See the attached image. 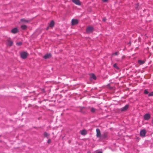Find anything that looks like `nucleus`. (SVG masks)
Wrapping results in <instances>:
<instances>
[{
  "label": "nucleus",
  "instance_id": "nucleus-14",
  "mask_svg": "<svg viewBox=\"0 0 153 153\" xmlns=\"http://www.w3.org/2000/svg\"><path fill=\"white\" fill-rule=\"evenodd\" d=\"M54 22L53 20H52L50 23L49 24V26L51 27H53L54 25Z\"/></svg>",
  "mask_w": 153,
  "mask_h": 153
},
{
  "label": "nucleus",
  "instance_id": "nucleus-21",
  "mask_svg": "<svg viewBox=\"0 0 153 153\" xmlns=\"http://www.w3.org/2000/svg\"><path fill=\"white\" fill-rule=\"evenodd\" d=\"M113 67L117 69L118 70L119 69V68L117 66V63H115L113 65Z\"/></svg>",
  "mask_w": 153,
  "mask_h": 153
},
{
  "label": "nucleus",
  "instance_id": "nucleus-30",
  "mask_svg": "<svg viewBox=\"0 0 153 153\" xmlns=\"http://www.w3.org/2000/svg\"><path fill=\"white\" fill-rule=\"evenodd\" d=\"M106 19L105 18H103V19H102V20L104 21V22H105L106 21Z\"/></svg>",
  "mask_w": 153,
  "mask_h": 153
},
{
  "label": "nucleus",
  "instance_id": "nucleus-3",
  "mask_svg": "<svg viewBox=\"0 0 153 153\" xmlns=\"http://www.w3.org/2000/svg\"><path fill=\"white\" fill-rule=\"evenodd\" d=\"M13 42L10 39H7L6 41V44L7 45L11 46L13 45Z\"/></svg>",
  "mask_w": 153,
  "mask_h": 153
},
{
  "label": "nucleus",
  "instance_id": "nucleus-27",
  "mask_svg": "<svg viewBox=\"0 0 153 153\" xmlns=\"http://www.w3.org/2000/svg\"><path fill=\"white\" fill-rule=\"evenodd\" d=\"M51 140L50 139H49L48 140V141H47V143H51Z\"/></svg>",
  "mask_w": 153,
  "mask_h": 153
},
{
  "label": "nucleus",
  "instance_id": "nucleus-26",
  "mask_svg": "<svg viewBox=\"0 0 153 153\" xmlns=\"http://www.w3.org/2000/svg\"><path fill=\"white\" fill-rule=\"evenodd\" d=\"M139 6V4L138 3L135 4V8L136 9H137L138 7Z\"/></svg>",
  "mask_w": 153,
  "mask_h": 153
},
{
  "label": "nucleus",
  "instance_id": "nucleus-16",
  "mask_svg": "<svg viewBox=\"0 0 153 153\" xmlns=\"http://www.w3.org/2000/svg\"><path fill=\"white\" fill-rule=\"evenodd\" d=\"M138 62L140 65H141L145 63V62L143 60H138Z\"/></svg>",
  "mask_w": 153,
  "mask_h": 153
},
{
  "label": "nucleus",
  "instance_id": "nucleus-2",
  "mask_svg": "<svg viewBox=\"0 0 153 153\" xmlns=\"http://www.w3.org/2000/svg\"><path fill=\"white\" fill-rule=\"evenodd\" d=\"M94 30V28L93 27L89 26L87 28L86 31L87 33H89L92 32Z\"/></svg>",
  "mask_w": 153,
  "mask_h": 153
},
{
  "label": "nucleus",
  "instance_id": "nucleus-28",
  "mask_svg": "<svg viewBox=\"0 0 153 153\" xmlns=\"http://www.w3.org/2000/svg\"><path fill=\"white\" fill-rule=\"evenodd\" d=\"M85 108V107H83L82 108H81V109H80L81 111V112H82V109H83V108Z\"/></svg>",
  "mask_w": 153,
  "mask_h": 153
},
{
  "label": "nucleus",
  "instance_id": "nucleus-18",
  "mask_svg": "<svg viewBox=\"0 0 153 153\" xmlns=\"http://www.w3.org/2000/svg\"><path fill=\"white\" fill-rule=\"evenodd\" d=\"M90 77L91 78L93 79L94 80H96L97 78L95 75L93 74H91Z\"/></svg>",
  "mask_w": 153,
  "mask_h": 153
},
{
  "label": "nucleus",
  "instance_id": "nucleus-6",
  "mask_svg": "<svg viewBox=\"0 0 153 153\" xmlns=\"http://www.w3.org/2000/svg\"><path fill=\"white\" fill-rule=\"evenodd\" d=\"M78 21L76 19H73L71 20V25H76L78 23Z\"/></svg>",
  "mask_w": 153,
  "mask_h": 153
},
{
  "label": "nucleus",
  "instance_id": "nucleus-33",
  "mask_svg": "<svg viewBox=\"0 0 153 153\" xmlns=\"http://www.w3.org/2000/svg\"><path fill=\"white\" fill-rule=\"evenodd\" d=\"M48 28H49V27H47V28H46V29H47V30H48Z\"/></svg>",
  "mask_w": 153,
  "mask_h": 153
},
{
  "label": "nucleus",
  "instance_id": "nucleus-10",
  "mask_svg": "<svg viewBox=\"0 0 153 153\" xmlns=\"http://www.w3.org/2000/svg\"><path fill=\"white\" fill-rule=\"evenodd\" d=\"M72 1L75 4L78 5H80L81 3L79 0H72Z\"/></svg>",
  "mask_w": 153,
  "mask_h": 153
},
{
  "label": "nucleus",
  "instance_id": "nucleus-5",
  "mask_svg": "<svg viewBox=\"0 0 153 153\" xmlns=\"http://www.w3.org/2000/svg\"><path fill=\"white\" fill-rule=\"evenodd\" d=\"M146 133V131L145 129L141 130L140 132V135L141 137H144Z\"/></svg>",
  "mask_w": 153,
  "mask_h": 153
},
{
  "label": "nucleus",
  "instance_id": "nucleus-20",
  "mask_svg": "<svg viewBox=\"0 0 153 153\" xmlns=\"http://www.w3.org/2000/svg\"><path fill=\"white\" fill-rule=\"evenodd\" d=\"M50 135V134H48L46 132H44V136L45 137H49Z\"/></svg>",
  "mask_w": 153,
  "mask_h": 153
},
{
  "label": "nucleus",
  "instance_id": "nucleus-17",
  "mask_svg": "<svg viewBox=\"0 0 153 153\" xmlns=\"http://www.w3.org/2000/svg\"><path fill=\"white\" fill-rule=\"evenodd\" d=\"M27 26L26 25H21V28L23 30H25L27 29Z\"/></svg>",
  "mask_w": 153,
  "mask_h": 153
},
{
  "label": "nucleus",
  "instance_id": "nucleus-25",
  "mask_svg": "<svg viewBox=\"0 0 153 153\" xmlns=\"http://www.w3.org/2000/svg\"><path fill=\"white\" fill-rule=\"evenodd\" d=\"M149 96H153V91H152V92H151V93H150L149 94Z\"/></svg>",
  "mask_w": 153,
  "mask_h": 153
},
{
  "label": "nucleus",
  "instance_id": "nucleus-9",
  "mask_svg": "<svg viewBox=\"0 0 153 153\" xmlns=\"http://www.w3.org/2000/svg\"><path fill=\"white\" fill-rule=\"evenodd\" d=\"M19 30L17 28H14L11 31L12 33H16L18 32Z\"/></svg>",
  "mask_w": 153,
  "mask_h": 153
},
{
  "label": "nucleus",
  "instance_id": "nucleus-32",
  "mask_svg": "<svg viewBox=\"0 0 153 153\" xmlns=\"http://www.w3.org/2000/svg\"><path fill=\"white\" fill-rule=\"evenodd\" d=\"M97 153H102V152H97Z\"/></svg>",
  "mask_w": 153,
  "mask_h": 153
},
{
  "label": "nucleus",
  "instance_id": "nucleus-13",
  "mask_svg": "<svg viewBox=\"0 0 153 153\" xmlns=\"http://www.w3.org/2000/svg\"><path fill=\"white\" fill-rule=\"evenodd\" d=\"M108 136V133L107 132H105L102 135L101 137L102 139H105Z\"/></svg>",
  "mask_w": 153,
  "mask_h": 153
},
{
  "label": "nucleus",
  "instance_id": "nucleus-24",
  "mask_svg": "<svg viewBox=\"0 0 153 153\" xmlns=\"http://www.w3.org/2000/svg\"><path fill=\"white\" fill-rule=\"evenodd\" d=\"M118 55V52H116L115 53H113L112 54V56H113L114 55Z\"/></svg>",
  "mask_w": 153,
  "mask_h": 153
},
{
  "label": "nucleus",
  "instance_id": "nucleus-31",
  "mask_svg": "<svg viewBox=\"0 0 153 153\" xmlns=\"http://www.w3.org/2000/svg\"><path fill=\"white\" fill-rule=\"evenodd\" d=\"M152 123L153 126V119L152 120Z\"/></svg>",
  "mask_w": 153,
  "mask_h": 153
},
{
  "label": "nucleus",
  "instance_id": "nucleus-11",
  "mask_svg": "<svg viewBox=\"0 0 153 153\" xmlns=\"http://www.w3.org/2000/svg\"><path fill=\"white\" fill-rule=\"evenodd\" d=\"M80 134L83 135H85L87 134V131L85 129H83L80 131Z\"/></svg>",
  "mask_w": 153,
  "mask_h": 153
},
{
  "label": "nucleus",
  "instance_id": "nucleus-22",
  "mask_svg": "<svg viewBox=\"0 0 153 153\" xmlns=\"http://www.w3.org/2000/svg\"><path fill=\"white\" fill-rule=\"evenodd\" d=\"M16 44L18 46H20L22 45V42H18L16 43Z\"/></svg>",
  "mask_w": 153,
  "mask_h": 153
},
{
  "label": "nucleus",
  "instance_id": "nucleus-12",
  "mask_svg": "<svg viewBox=\"0 0 153 153\" xmlns=\"http://www.w3.org/2000/svg\"><path fill=\"white\" fill-rule=\"evenodd\" d=\"M51 56V53H47L43 56V58L45 59H47L49 58Z\"/></svg>",
  "mask_w": 153,
  "mask_h": 153
},
{
  "label": "nucleus",
  "instance_id": "nucleus-34",
  "mask_svg": "<svg viewBox=\"0 0 153 153\" xmlns=\"http://www.w3.org/2000/svg\"><path fill=\"white\" fill-rule=\"evenodd\" d=\"M87 153H90V152H88Z\"/></svg>",
  "mask_w": 153,
  "mask_h": 153
},
{
  "label": "nucleus",
  "instance_id": "nucleus-8",
  "mask_svg": "<svg viewBox=\"0 0 153 153\" xmlns=\"http://www.w3.org/2000/svg\"><path fill=\"white\" fill-rule=\"evenodd\" d=\"M128 108V105H126L124 107H123L120 109V110L121 111H126L127 109Z\"/></svg>",
  "mask_w": 153,
  "mask_h": 153
},
{
  "label": "nucleus",
  "instance_id": "nucleus-4",
  "mask_svg": "<svg viewBox=\"0 0 153 153\" xmlns=\"http://www.w3.org/2000/svg\"><path fill=\"white\" fill-rule=\"evenodd\" d=\"M144 119L145 120H148L151 118V115L149 114H145L143 116Z\"/></svg>",
  "mask_w": 153,
  "mask_h": 153
},
{
  "label": "nucleus",
  "instance_id": "nucleus-1",
  "mask_svg": "<svg viewBox=\"0 0 153 153\" xmlns=\"http://www.w3.org/2000/svg\"><path fill=\"white\" fill-rule=\"evenodd\" d=\"M28 54L25 52H22L20 53V56L23 59H26L27 56Z\"/></svg>",
  "mask_w": 153,
  "mask_h": 153
},
{
  "label": "nucleus",
  "instance_id": "nucleus-19",
  "mask_svg": "<svg viewBox=\"0 0 153 153\" xmlns=\"http://www.w3.org/2000/svg\"><path fill=\"white\" fill-rule=\"evenodd\" d=\"M96 110V109L93 107H91V111L92 113H94L95 112Z\"/></svg>",
  "mask_w": 153,
  "mask_h": 153
},
{
  "label": "nucleus",
  "instance_id": "nucleus-23",
  "mask_svg": "<svg viewBox=\"0 0 153 153\" xmlns=\"http://www.w3.org/2000/svg\"><path fill=\"white\" fill-rule=\"evenodd\" d=\"M144 94H149V91H148V90L145 89L144 91Z\"/></svg>",
  "mask_w": 153,
  "mask_h": 153
},
{
  "label": "nucleus",
  "instance_id": "nucleus-29",
  "mask_svg": "<svg viewBox=\"0 0 153 153\" xmlns=\"http://www.w3.org/2000/svg\"><path fill=\"white\" fill-rule=\"evenodd\" d=\"M102 0L104 2H106L108 1V0Z\"/></svg>",
  "mask_w": 153,
  "mask_h": 153
},
{
  "label": "nucleus",
  "instance_id": "nucleus-7",
  "mask_svg": "<svg viewBox=\"0 0 153 153\" xmlns=\"http://www.w3.org/2000/svg\"><path fill=\"white\" fill-rule=\"evenodd\" d=\"M97 132L96 136L97 137H100L101 136V133L100 130L99 128H97L96 130Z\"/></svg>",
  "mask_w": 153,
  "mask_h": 153
},
{
  "label": "nucleus",
  "instance_id": "nucleus-15",
  "mask_svg": "<svg viewBox=\"0 0 153 153\" xmlns=\"http://www.w3.org/2000/svg\"><path fill=\"white\" fill-rule=\"evenodd\" d=\"M20 21L21 22H26V23H28L30 22V20H26L24 19H21Z\"/></svg>",
  "mask_w": 153,
  "mask_h": 153
}]
</instances>
